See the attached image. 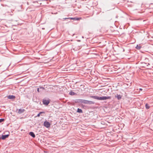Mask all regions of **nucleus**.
Segmentation results:
<instances>
[{
    "label": "nucleus",
    "mask_w": 153,
    "mask_h": 153,
    "mask_svg": "<svg viewBox=\"0 0 153 153\" xmlns=\"http://www.w3.org/2000/svg\"><path fill=\"white\" fill-rule=\"evenodd\" d=\"M43 102L44 104L47 105L49 104V101L48 100H43Z\"/></svg>",
    "instance_id": "nucleus-3"
},
{
    "label": "nucleus",
    "mask_w": 153,
    "mask_h": 153,
    "mask_svg": "<svg viewBox=\"0 0 153 153\" xmlns=\"http://www.w3.org/2000/svg\"><path fill=\"white\" fill-rule=\"evenodd\" d=\"M15 97V96L13 95H9L8 96V98L10 99H14Z\"/></svg>",
    "instance_id": "nucleus-5"
},
{
    "label": "nucleus",
    "mask_w": 153,
    "mask_h": 153,
    "mask_svg": "<svg viewBox=\"0 0 153 153\" xmlns=\"http://www.w3.org/2000/svg\"><path fill=\"white\" fill-rule=\"evenodd\" d=\"M24 111V109H23L20 108L18 110V113L19 114H21L23 113Z\"/></svg>",
    "instance_id": "nucleus-6"
},
{
    "label": "nucleus",
    "mask_w": 153,
    "mask_h": 153,
    "mask_svg": "<svg viewBox=\"0 0 153 153\" xmlns=\"http://www.w3.org/2000/svg\"><path fill=\"white\" fill-rule=\"evenodd\" d=\"M44 89V88H38L37 90L38 92H39L41 91H43Z\"/></svg>",
    "instance_id": "nucleus-9"
},
{
    "label": "nucleus",
    "mask_w": 153,
    "mask_h": 153,
    "mask_svg": "<svg viewBox=\"0 0 153 153\" xmlns=\"http://www.w3.org/2000/svg\"><path fill=\"white\" fill-rule=\"evenodd\" d=\"M44 113V112H40L37 115V116L38 117H39L40 116V114H42V113Z\"/></svg>",
    "instance_id": "nucleus-15"
},
{
    "label": "nucleus",
    "mask_w": 153,
    "mask_h": 153,
    "mask_svg": "<svg viewBox=\"0 0 153 153\" xmlns=\"http://www.w3.org/2000/svg\"><path fill=\"white\" fill-rule=\"evenodd\" d=\"M4 119H0V122H1L4 121Z\"/></svg>",
    "instance_id": "nucleus-16"
},
{
    "label": "nucleus",
    "mask_w": 153,
    "mask_h": 153,
    "mask_svg": "<svg viewBox=\"0 0 153 153\" xmlns=\"http://www.w3.org/2000/svg\"><path fill=\"white\" fill-rule=\"evenodd\" d=\"M69 18L71 19L75 20H78L81 19L80 18Z\"/></svg>",
    "instance_id": "nucleus-7"
},
{
    "label": "nucleus",
    "mask_w": 153,
    "mask_h": 153,
    "mask_svg": "<svg viewBox=\"0 0 153 153\" xmlns=\"http://www.w3.org/2000/svg\"><path fill=\"white\" fill-rule=\"evenodd\" d=\"M142 64L143 65V66H145V65H146V64L145 63H142Z\"/></svg>",
    "instance_id": "nucleus-17"
},
{
    "label": "nucleus",
    "mask_w": 153,
    "mask_h": 153,
    "mask_svg": "<svg viewBox=\"0 0 153 153\" xmlns=\"http://www.w3.org/2000/svg\"><path fill=\"white\" fill-rule=\"evenodd\" d=\"M77 111L79 113H82V111L81 109H80L79 108H78Z\"/></svg>",
    "instance_id": "nucleus-10"
},
{
    "label": "nucleus",
    "mask_w": 153,
    "mask_h": 153,
    "mask_svg": "<svg viewBox=\"0 0 153 153\" xmlns=\"http://www.w3.org/2000/svg\"><path fill=\"white\" fill-rule=\"evenodd\" d=\"M140 90L141 91V90H142V89L141 88H140Z\"/></svg>",
    "instance_id": "nucleus-18"
},
{
    "label": "nucleus",
    "mask_w": 153,
    "mask_h": 153,
    "mask_svg": "<svg viewBox=\"0 0 153 153\" xmlns=\"http://www.w3.org/2000/svg\"><path fill=\"white\" fill-rule=\"evenodd\" d=\"M141 47L140 46H138V45H137V46L136 47V48L137 49H139Z\"/></svg>",
    "instance_id": "nucleus-13"
},
{
    "label": "nucleus",
    "mask_w": 153,
    "mask_h": 153,
    "mask_svg": "<svg viewBox=\"0 0 153 153\" xmlns=\"http://www.w3.org/2000/svg\"><path fill=\"white\" fill-rule=\"evenodd\" d=\"M44 125L45 127L48 128L50 127L51 125L46 120L44 123Z\"/></svg>",
    "instance_id": "nucleus-2"
},
{
    "label": "nucleus",
    "mask_w": 153,
    "mask_h": 153,
    "mask_svg": "<svg viewBox=\"0 0 153 153\" xmlns=\"http://www.w3.org/2000/svg\"><path fill=\"white\" fill-rule=\"evenodd\" d=\"M9 136V134H6L4 135H2L1 137L0 138H1L2 140L5 139L7 137Z\"/></svg>",
    "instance_id": "nucleus-4"
},
{
    "label": "nucleus",
    "mask_w": 153,
    "mask_h": 153,
    "mask_svg": "<svg viewBox=\"0 0 153 153\" xmlns=\"http://www.w3.org/2000/svg\"><path fill=\"white\" fill-rule=\"evenodd\" d=\"M92 97L95 99L100 100H105L108 99H110L111 98L109 96H103L100 97H98L97 96H93Z\"/></svg>",
    "instance_id": "nucleus-1"
},
{
    "label": "nucleus",
    "mask_w": 153,
    "mask_h": 153,
    "mask_svg": "<svg viewBox=\"0 0 153 153\" xmlns=\"http://www.w3.org/2000/svg\"><path fill=\"white\" fill-rule=\"evenodd\" d=\"M116 97L117 98L118 100L120 99L121 98V96L120 95H117Z\"/></svg>",
    "instance_id": "nucleus-12"
},
{
    "label": "nucleus",
    "mask_w": 153,
    "mask_h": 153,
    "mask_svg": "<svg viewBox=\"0 0 153 153\" xmlns=\"http://www.w3.org/2000/svg\"><path fill=\"white\" fill-rule=\"evenodd\" d=\"M75 93L73 92H72V91H71L70 93H69V94L71 95H74L75 94Z\"/></svg>",
    "instance_id": "nucleus-14"
},
{
    "label": "nucleus",
    "mask_w": 153,
    "mask_h": 153,
    "mask_svg": "<svg viewBox=\"0 0 153 153\" xmlns=\"http://www.w3.org/2000/svg\"><path fill=\"white\" fill-rule=\"evenodd\" d=\"M29 134L33 137L34 138L35 137V135L33 132H30Z\"/></svg>",
    "instance_id": "nucleus-8"
},
{
    "label": "nucleus",
    "mask_w": 153,
    "mask_h": 153,
    "mask_svg": "<svg viewBox=\"0 0 153 153\" xmlns=\"http://www.w3.org/2000/svg\"><path fill=\"white\" fill-rule=\"evenodd\" d=\"M145 107H146V108L147 109H149L150 108V106L147 104H146Z\"/></svg>",
    "instance_id": "nucleus-11"
}]
</instances>
